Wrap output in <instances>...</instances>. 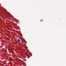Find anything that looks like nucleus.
Returning a JSON list of instances; mask_svg holds the SVG:
<instances>
[{
    "mask_svg": "<svg viewBox=\"0 0 66 66\" xmlns=\"http://www.w3.org/2000/svg\"><path fill=\"white\" fill-rule=\"evenodd\" d=\"M18 42H19V43H20V40L18 39Z\"/></svg>",
    "mask_w": 66,
    "mask_h": 66,
    "instance_id": "obj_1",
    "label": "nucleus"
}]
</instances>
